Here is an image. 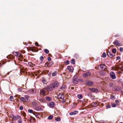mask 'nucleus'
Returning <instances> with one entry per match:
<instances>
[{
    "instance_id": "obj_1",
    "label": "nucleus",
    "mask_w": 123,
    "mask_h": 123,
    "mask_svg": "<svg viewBox=\"0 0 123 123\" xmlns=\"http://www.w3.org/2000/svg\"><path fill=\"white\" fill-rule=\"evenodd\" d=\"M59 85V83L57 81H55L51 84L50 85V88L51 89H52L58 86Z\"/></svg>"
},
{
    "instance_id": "obj_2",
    "label": "nucleus",
    "mask_w": 123,
    "mask_h": 123,
    "mask_svg": "<svg viewBox=\"0 0 123 123\" xmlns=\"http://www.w3.org/2000/svg\"><path fill=\"white\" fill-rule=\"evenodd\" d=\"M91 75V73L89 72H86L82 74V76L84 78H86L88 76H90Z\"/></svg>"
},
{
    "instance_id": "obj_3",
    "label": "nucleus",
    "mask_w": 123,
    "mask_h": 123,
    "mask_svg": "<svg viewBox=\"0 0 123 123\" xmlns=\"http://www.w3.org/2000/svg\"><path fill=\"white\" fill-rule=\"evenodd\" d=\"M78 79L77 76L75 75L74 76L73 78V82L75 84H77L78 82Z\"/></svg>"
},
{
    "instance_id": "obj_4",
    "label": "nucleus",
    "mask_w": 123,
    "mask_h": 123,
    "mask_svg": "<svg viewBox=\"0 0 123 123\" xmlns=\"http://www.w3.org/2000/svg\"><path fill=\"white\" fill-rule=\"evenodd\" d=\"M11 117L13 120H17L18 119H20L21 117L19 115H18L17 116H15L12 115Z\"/></svg>"
},
{
    "instance_id": "obj_5",
    "label": "nucleus",
    "mask_w": 123,
    "mask_h": 123,
    "mask_svg": "<svg viewBox=\"0 0 123 123\" xmlns=\"http://www.w3.org/2000/svg\"><path fill=\"white\" fill-rule=\"evenodd\" d=\"M46 92L44 89H42L40 90V94L42 95L43 96H44L46 95Z\"/></svg>"
},
{
    "instance_id": "obj_6",
    "label": "nucleus",
    "mask_w": 123,
    "mask_h": 123,
    "mask_svg": "<svg viewBox=\"0 0 123 123\" xmlns=\"http://www.w3.org/2000/svg\"><path fill=\"white\" fill-rule=\"evenodd\" d=\"M57 97L58 99H61L62 100H63L64 98V95L62 94H59L57 96Z\"/></svg>"
},
{
    "instance_id": "obj_7",
    "label": "nucleus",
    "mask_w": 123,
    "mask_h": 123,
    "mask_svg": "<svg viewBox=\"0 0 123 123\" xmlns=\"http://www.w3.org/2000/svg\"><path fill=\"white\" fill-rule=\"evenodd\" d=\"M110 75L111 78L113 79H114L116 78L115 75V73L113 72H111L110 73Z\"/></svg>"
},
{
    "instance_id": "obj_8",
    "label": "nucleus",
    "mask_w": 123,
    "mask_h": 123,
    "mask_svg": "<svg viewBox=\"0 0 123 123\" xmlns=\"http://www.w3.org/2000/svg\"><path fill=\"white\" fill-rule=\"evenodd\" d=\"M55 105V103L54 102H50L49 104V106L51 107H54Z\"/></svg>"
},
{
    "instance_id": "obj_9",
    "label": "nucleus",
    "mask_w": 123,
    "mask_h": 123,
    "mask_svg": "<svg viewBox=\"0 0 123 123\" xmlns=\"http://www.w3.org/2000/svg\"><path fill=\"white\" fill-rule=\"evenodd\" d=\"M114 44L115 45L119 46L121 45V43L118 40L115 41L114 43Z\"/></svg>"
},
{
    "instance_id": "obj_10",
    "label": "nucleus",
    "mask_w": 123,
    "mask_h": 123,
    "mask_svg": "<svg viewBox=\"0 0 123 123\" xmlns=\"http://www.w3.org/2000/svg\"><path fill=\"white\" fill-rule=\"evenodd\" d=\"M89 90H90L93 92H98V90L97 89L95 88H90Z\"/></svg>"
},
{
    "instance_id": "obj_11",
    "label": "nucleus",
    "mask_w": 123,
    "mask_h": 123,
    "mask_svg": "<svg viewBox=\"0 0 123 123\" xmlns=\"http://www.w3.org/2000/svg\"><path fill=\"white\" fill-rule=\"evenodd\" d=\"M121 87L119 86H116L114 87V89L115 91H119L121 90Z\"/></svg>"
},
{
    "instance_id": "obj_12",
    "label": "nucleus",
    "mask_w": 123,
    "mask_h": 123,
    "mask_svg": "<svg viewBox=\"0 0 123 123\" xmlns=\"http://www.w3.org/2000/svg\"><path fill=\"white\" fill-rule=\"evenodd\" d=\"M86 85L92 86L93 84V83L92 81H87L86 82Z\"/></svg>"
},
{
    "instance_id": "obj_13",
    "label": "nucleus",
    "mask_w": 123,
    "mask_h": 123,
    "mask_svg": "<svg viewBox=\"0 0 123 123\" xmlns=\"http://www.w3.org/2000/svg\"><path fill=\"white\" fill-rule=\"evenodd\" d=\"M13 54L15 56L19 57L20 55V53L17 52H14L13 53Z\"/></svg>"
},
{
    "instance_id": "obj_14",
    "label": "nucleus",
    "mask_w": 123,
    "mask_h": 123,
    "mask_svg": "<svg viewBox=\"0 0 123 123\" xmlns=\"http://www.w3.org/2000/svg\"><path fill=\"white\" fill-rule=\"evenodd\" d=\"M78 112V111H75L73 112L70 113L69 114L71 115H74L77 114Z\"/></svg>"
},
{
    "instance_id": "obj_15",
    "label": "nucleus",
    "mask_w": 123,
    "mask_h": 123,
    "mask_svg": "<svg viewBox=\"0 0 123 123\" xmlns=\"http://www.w3.org/2000/svg\"><path fill=\"white\" fill-rule=\"evenodd\" d=\"M91 105L92 106L95 107L97 106L98 105V104L96 102H95L92 103Z\"/></svg>"
},
{
    "instance_id": "obj_16",
    "label": "nucleus",
    "mask_w": 123,
    "mask_h": 123,
    "mask_svg": "<svg viewBox=\"0 0 123 123\" xmlns=\"http://www.w3.org/2000/svg\"><path fill=\"white\" fill-rule=\"evenodd\" d=\"M29 93H34L36 92V90L34 89H31L29 91Z\"/></svg>"
},
{
    "instance_id": "obj_17",
    "label": "nucleus",
    "mask_w": 123,
    "mask_h": 123,
    "mask_svg": "<svg viewBox=\"0 0 123 123\" xmlns=\"http://www.w3.org/2000/svg\"><path fill=\"white\" fill-rule=\"evenodd\" d=\"M68 69L71 72H72L73 71V68L72 67L69 66L68 67Z\"/></svg>"
},
{
    "instance_id": "obj_18",
    "label": "nucleus",
    "mask_w": 123,
    "mask_h": 123,
    "mask_svg": "<svg viewBox=\"0 0 123 123\" xmlns=\"http://www.w3.org/2000/svg\"><path fill=\"white\" fill-rule=\"evenodd\" d=\"M107 55L109 57L111 58L113 57L114 56V55L111 54L110 52H108Z\"/></svg>"
},
{
    "instance_id": "obj_19",
    "label": "nucleus",
    "mask_w": 123,
    "mask_h": 123,
    "mask_svg": "<svg viewBox=\"0 0 123 123\" xmlns=\"http://www.w3.org/2000/svg\"><path fill=\"white\" fill-rule=\"evenodd\" d=\"M100 68L102 69L103 70H104L105 68V66L101 64L99 66Z\"/></svg>"
},
{
    "instance_id": "obj_20",
    "label": "nucleus",
    "mask_w": 123,
    "mask_h": 123,
    "mask_svg": "<svg viewBox=\"0 0 123 123\" xmlns=\"http://www.w3.org/2000/svg\"><path fill=\"white\" fill-rule=\"evenodd\" d=\"M28 65L30 67H33L35 66V65L32 63L31 62H29L28 63Z\"/></svg>"
},
{
    "instance_id": "obj_21",
    "label": "nucleus",
    "mask_w": 123,
    "mask_h": 123,
    "mask_svg": "<svg viewBox=\"0 0 123 123\" xmlns=\"http://www.w3.org/2000/svg\"><path fill=\"white\" fill-rule=\"evenodd\" d=\"M46 99L49 101H50L52 99L51 97H46Z\"/></svg>"
},
{
    "instance_id": "obj_22",
    "label": "nucleus",
    "mask_w": 123,
    "mask_h": 123,
    "mask_svg": "<svg viewBox=\"0 0 123 123\" xmlns=\"http://www.w3.org/2000/svg\"><path fill=\"white\" fill-rule=\"evenodd\" d=\"M40 101L41 102L44 103L45 102V100L43 98H40L39 99Z\"/></svg>"
},
{
    "instance_id": "obj_23",
    "label": "nucleus",
    "mask_w": 123,
    "mask_h": 123,
    "mask_svg": "<svg viewBox=\"0 0 123 123\" xmlns=\"http://www.w3.org/2000/svg\"><path fill=\"white\" fill-rule=\"evenodd\" d=\"M77 97L79 99H81L82 98V96L81 94H78Z\"/></svg>"
},
{
    "instance_id": "obj_24",
    "label": "nucleus",
    "mask_w": 123,
    "mask_h": 123,
    "mask_svg": "<svg viewBox=\"0 0 123 123\" xmlns=\"http://www.w3.org/2000/svg\"><path fill=\"white\" fill-rule=\"evenodd\" d=\"M71 62L73 64H74L75 63V60L74 59H72Z\"/></svg>"
},
{
    "instance_id": "obj_25",
    "label": "nucleus",
    "mask_w": 123,
    "mask_h": 123,
    "mask_svg": "<svg viewBox=\"0 0 123 123\" xmlns=\"http://www.w3.org/2000/svg\"><path fill=\"white\" fill-rule=\"evenodd\" d=\"M106 56V53L105 52H104L102 56V57L104 58Z\"/></svg>"
},
{
    "instance_id": "obj_26",
    "label": "nucleus",
    "mask_w": 123,
    "mask_h": 123,
    "mask_svg": "<svg viewBox=\"0 0 123 123\" xmlns=\"http://www.w3.org/2000/svg\"><path fill=\"white\" fill-rule=\"evenodd\" d=\"M37 104V103L35 101H33L32 103V105L33 106H36Z\"/></svg>"
},
{
    "instance_id": "obj_27",
    "label": "nucleus",
    "mask_w": 123,
    "mask_h": 123,
    "mask_svg": "<svg viewBox=\"0 0 123 123\" xmlns=\"http://www.w3.org/2000/svg\"><path fill=\"white\" fill-rule=\"evenodd\" d=\"M116 49H113L112 50V52L113 53H115L116 52Z\"/></svg>"
},
{
    "instance_id": "obj_28",
    "label": "nucleus",
    "mask_w": 123,
    "mask_h": 123,
    "mask_svg": "<svg viewBox=\"0 0 123 123\" xmlns=\"http://www.w3.org/2000/svg\"><path fill=\"white\" fill-rule=\"evenodd\" d=\"M44 52L47 54H48L49 52V50L47 49H46L44 50Z\"/></svg>"
},
{
    "instance_id": "obj_29",
    "label": "nucleus",
    "mask_w": 123,
    "mask_h": 123,
    "mask_svg": "<svg viewBox=\"0 0 123 123\" xmlns=\"http://www.w3.org/2000/svg\"><path fill=\"white\" fill-rule=\"evenodd\" d=\"M20 100L21 101H24L25 100V99L24 98L22 97L20 98Z\"/></svg>"
},
{
    "instance_id": "obj_30",
    "label": "nucleus",
    "mask_w": 123,
    "mask_h": 123,
    "mask_svg": "<svg viewBox=\"0 0 123 123\" xmlns=\"http://www.w3.org/2000/svg\"><path fill=\"white\" fill-rule=\"evenodd\" d=\"M19 120H18V123H22V119L21 117L20 119H18Z\"/></svg>"
},
{
    "instance_id": "obj_31",
    "label": "nucleus",
    "mask_w": 123,
    "mask_h": 123,
    "mask_svg": "<svg viewBox=\"0 0 123 123\" xmlns=\"http://www.w3.org/2000/svg\"><path fill=\"white\" fill-rule=\"evenodd\" d=\"M53 117V116L52 115H50L48 117V119H49L51 120L52 119Z\"/></svg>"
},
{
    "instance_id": "obj_32",
    "label": "nucleus",
    "mask_w": 123,
    "mask_h": 123,
    "mask_svg": "<svg viewBox=\"0 0 123 123\" xmlns=\"http://www.w3.org/2000/svg\"><path fill=\"white\" fill-rule=\"evenodd\" d=\"M29 49L30 50L32 51H34V49L32 47L30 48Z\"/></svg>"
},
{
    "instance_id": "obj_33",
    "label": "nucleus",
    "mask_w": 123,
    "mask_h": 123,
    "mask_svg": "<svg viewBox=\"0 0 123 123\" xmlns=\"http://www.w3.org/2000/svg\"><path fill=\"white\" fill-rule=\"evenodd\" d=\"M65 63L66 64H69V61L68 60H67L65 62Z\"/></svg>"
},
{
    "instance_id": "obj_34",
    "label": "nucleus",
    "mask_w": 123,
    "mask_h": 123,
    "mask_svg": "<svg viewBox=\"0 0 123 123\" xmlns=\"http://www.w3.org/2000/svg\"><path fill=\"white\" fill-rule=\"evenodd\" d=\"M42 82L44 84H46L47 83V82L44 80H42Z\"/></svg>"
},
{
    "instance_id": "obj_35",
    "label": "nucleus",
    "mask_w": 123,
    "mask_h": 123,
    "mask_svg": "<svg viewBox=\"0 0 123 123\" xmlns=\"http://www.w3.org/2000/svg\"><path fill=\"white\" fill-rule=\"evenodd\" d=\"M28 111L29 112H30V113H33V111L32 110L29 109L28 110Z\"/></svg>"
},
{
    "instance_id": "obj_36",
    "label": "nucleus",
    "mask_w": 123,
    "mask_h": 123,
    "mask_svg": "<svg viewBox=\"0 0 123 123\" xmlns=\"http://www.w3.org/2000/svg\"><path fill=\"white\" fill-rule=\"evenodd\" d=\"M13 99V96H11L10 97V101H12Z\"/></svg>"
},
{
    "instance_id": "obj_37",
    "label": "nucleus",
    "mask_w": 123,
    "mask_h": 123,
    "mask_svg": "<svg viewBox=\"0 0 123 123\" xmlns=\"http://www.w3.org/2000/svg\"><path fill=\"white\" fill-rule=\"evenodd\" d=\"M25 100H28V98H29L28 96L27 95H25Z\"/></svg>"
},
{
    "instance_id": "obj_38",
    "label": "nucleus",
    "mask_w": 123,
    "mask_h": 123,
    "mask_svg": "<svg viewBox=\"0 0 123 123\" xmlns=\"http://www.w3.org/2000/svg\"><path fill=\"white\" fill-rule=\"evenodd\" d=\"M40 59L41 61H43L44 59L43 56H41L40 57Z\"/></svg>"
},
{
    "instance_id": "obj_39",
    "label": "nucleus",
    "mask_w": 123,
    "mask_h": 123,
    "mask_svg": "<svg viewBox=\"0 0 123 123\" xmlns=\"http://www.w3.org/2000/svg\"><path fill=\"white\" fill-rule=\"evenodd\" d=\"M109 86L110 87H111L112 86H113V84L112 83H110L109 84Z\"/></svg>"
},
{
    "instance_id": "obj_40",
    "label": "nucleus",
    "mask_w": 123,
    "mask_h": 123,
    "mask_svg": "<svg viewBox=\"0 0 123 123\" xmlns=\"http://www.w3.org/2000/svg\"><path fill=\"white\" fill-rule=\"evenodd\" d=\"M55 120L57 121H59L61 120V119L60 118H58L55 119Z\"/></svg>"
},
{
    "instance_id": "obj_41",
    "label": "nucleus",
    "mask_w": 123,
    "mask_h": 123,
    "mask_svg": "<svg viewBox=\"0 0 123 123\" xmlns=\"http://www.w3.org/2000/svg\"><path fill=\"white\" fill-rule=\"evenodd\" d=\"M56 73L55 72L53 73L52 74V76H56Z\"/></svg>"
},
{
    "instance_id": "obj_42",
    "label": "nucleus",
    "mask_w": 123,
    "mask_h": 123,
    "mask_svg": "<svg viewBox=\"0 0 123 123\" xmlns=\"http://www.w3.org/2000/svg\"><path fill=\"white\" fill-rule=\"evenodd\" d=\"M20 55H19V56L18 57H19L20 58H23V56L20 53Z\"/></svg>"
},
{
    "instance_id": "obj_43",
    "label": "nucleus",
    "mask_w": 123,
    "mask_h": 123,
    "mask_svg": "<svg viewBox=\"0 0 123 123\" xmlns=\"http://www.w3.org/2000/svg\"><path fill=\"white\" fill-rule=\"evenodd\" d=\"M123 50V48L122 47H121L120 48L119 50L120 51L122 52Z\"/></svg>"
},
{
    "instance_id": "obj_44",
    "label": "nucleus",
    "mask_w": 123,
    "mask_h": 123,
    "mask_svg": "<svg viewBox=\"0 0 123 123\" xmlns=\"http://www.w3.org/2000/svg\"><path fill=\"white\" fill-rule=\"evenodd\" d=\"M111 107V105H107L106 106V107L107 108H110Z\"/></svg>"
},
{
    "instance_id": "obj_45",
    "label": "nucleus",
    "mask_w": 123,
    "mask_h": 123,
    "mask_svg": "<svg viewBox=\"0 0 123 123\" xmlns=\"http://www.w3.org/2000/svg\"><path fill=\"white\" fill-rule=\"evenodd\" d=\"M112 106L113 107H114L116 106V105L115 103H113L112 104Z\"/></svg>"
},
{
    "instance_id": "obj_46",
    "label": "nucleus",
    "mask_w": 123,
    "mask_h": 123,
    "mask_svg": "<svg viewBox=\"0 0 123 123\" xmlns=\"http://www.w3.org/2000/svg\"><path fill=\"white\" fill-rule=\"evenodd\" d=\"M23 107L22 106H21L19 107V109L21 110H22L23 109Z\"/></svg>"
},
{
    "instance_id": "obj_47",
    "label": "nucleus",
    "mask_w": 123,
    "mask_h": 123,
    "mask_svg": "<svg viewBox=\"0 0 123 123\" xmlns=\"http://www.w3.org/2000/svg\"><path fill=\"white\" fill-rule=\"evenodd\" d=\"M30 118H31V119H33V121H34L35 119V118L32 117H30Z\"/></svg>"
},
{
    "instance_id": "obj_48",
    "label": "nucleus",
    "mask_w": 123,
    "mask_h": 123,
    "mask_svg": "<svg viewBox=\"0 0 123 123\" xmlns=\"http://www.w3.org/2000/svg\"><path fill=\"white\" fill-rule=\"evenodd\" d=\"M48 60L49 61H50L51 60V58L50 57H49L48 58Z\"/></svg>"
},
{
    "instance_id": "obj_49",
    "label": "nucleus",
    "mask_w": 123,
    "mask_h": 123,
    "mask_svg": "<svg viewBox=\"0 0 123 123\" xmlns=\"http://www.w3.org/2000/svg\"><path fill=\"white\" fill-rule=\"evenodd\" d=\"M35 45L37 46H38V43L37 42H36L35 43Z\"/></svg>"
},
{
    "instance_id": "obj_50",
    "label": "nucleus",
    "mask_w": 123,
    "mask_h": 123,
    "mask_svg": "<svg viewBox=\"0 0 123 123\" xmlns=\"http://www.w3.org/2000/svg\"><path fill=\"white\" fill-rule=\"evenodd\" d=\"M119 68L121 70H123V67H122V68H121V67H119Z\"/></svg>"
},
{
    "instance_id": "obj_51",
    "label": "nucleus",
    "mask_w": 123,
    "mask_h": 123,
    "mask_svg": "<svg viewBox=\"0 0 123 123\" xmlns=\"http://www.w3.org/2000/svg\"><path fill=\"white\" fill-rule=\"evenodd\" d=\"M120 57L119 56H117V60H119L120 59Z\"/></svg>"
},
{
    "instance_id": "obj_52",
    "label": "nucleus",
    "mask_w": 123,
    "mask_h": 123,
    "mask_svg": "<svg viewBox=\"0 0 123 123\" xmlns=\"http://www.w3.org/2000/svg\"><path fill=\"white\" fill-rule=\"evenodd\" d=\"M115 102L117 104L119 102V101L118 100H117L115 101Z\"/></svg>"
},
{
    "instance_id": "obj_53",
    "label": "nucleus",
    "mask_w": 123,
    "mask_h": 123,
    "mask_svg": "<svg viewBox=\"0 0 123 123\" xmlns=\"http://www.w3.org/2000/svg\"><path fill=\"white\" fill-rule=\"evenodd\" d=\"M23 116H24V117H25V115H26V114L25 113H24L23 114Z\"/></svg>"
},
{
    "instance_id": "obj_54",
    "label": "nucleus",
    "mask_w": 123,
    "mask_h": 123,
    "mask_svg": "<svg viewBox=\"0 0 123 123\" xmlns=\"http://www.w3.org/2000/svg\"><path fill=\"white\" fill-rule=\"evenodd\" d=\"M65 102V100H63V101H62V103H64Z\"/></svg>"
},
{
    "instance_id": "obj_55",
    "label": "nucleus",
    "mask_w": 123,
    "mask_h": 123,
    "mask_svg": "<svg viewBox=\"0 0 123 123\" xmlns=\"http://www.w3.org/2000/svg\"><path fill=\"white\" fill-rule=\"evenodd\" d=\"M99 123H104V121H103V122H99Z\"/></svg>"
},
{
    "instance_id": "obj_56",
    "label": "nucleus",
    "mask_w": 123,
    "mask_h": 123,
    "mask_svg": "<svg viewBox=\"0 0 123 123\" xmlns=\"http://www.w3.org/2000/svg\"><path fill=\"white\" fill-rule=\"evenodd\" d=\"M111 98H114V96H111Z\"/></svg>"
},
{
    "instance_id": "obj_57",
    "label": "nucleus",
    "mask_w": 123,
    "mask_h": 123,
    "mask_svg": "<svg viewBox=\"0 0 123 123\" xmlns=\"http://www.w3.org/2000/svg\"><path fill=\"white\" fill-rule=\"evenodd\" d=\"M122 86L123 87V82L122 84Z\"/></svg>"
},
{
    "instance_id": "obj_58",
    "label": "nucleus",
    "mask_w": 123,
    "mask_h": 123,
    "mask_svg": "<svg viewBox=\"0 0 123 123\" xmlns=\"http://www.w3.org/2000/svg\"><path fill=\"white\" fill-rule=\"evenodd\" d=\"M63 88V87H61L60 88V89H61Z\"/></svg>"
},
{
    "instance_id": "obj_59",
    "label": "nucleus",
    "mask_w": 123,
    "mask_h": 123,
    "mask_svg": "<svg viewBox=\"0 0 123 123\" xmlns=\"http://www.w3.org/2000/svg\"><path fill=\"white\" fill-rule=\"evenodd\" d=\"M50 63H51V65H50V66H51L52 65V63L51 62H50Z\"/></svg>"
},
{
    "instance_id": "obj_60",
    "label": "nucleus",
    "mask_w": 123,
    "mask_h": 123,
    "mask_svg": "<svg viewBox=\"0 0 123 123\" xmlns=\"http://www.w3.org/2000/svg\"><path fill=\"white\" fill-rule=\"evenodd\" d=\"M20 68L21 69V68H21V67H20ZM23 69H24V68H23Z\"/></svg>"
},
{
    "instance_id": "obj_61",
    "label": "nucleus",
    "mask_w": 123,
    "mask_h": 123,
    "mask_svg": "<svg viewBox=\"0 0 123 123\" xmlns=\"http://www.w3.org/2000/svg\"><path fill=\"white\" fill-rule=\"evenodd\" d=\"M10 123H14L13 122H12Z\"/></svg>"
},
{
    "instance_id": "obj_62",
    "label": "nucleus",
    "mask_w": 123,
    "mask_h": 123,
    "mask_svg": "<svg viewBox=\"0 0 123 123\" xmlns=\"http://www.w3.org/2000/svg\"><path fill=\"white\" fill-rule=\"evenodd\" d=\"M63 74H65V73H63Z\"/></svg>"
},
{
    "instance_id": "obj_63",
    "label": "nucleus",
    "mask_w": 123,
    "mask_h": 123,
    "mask_svg": "<svg viewBox=\"0 0 123 123\" xmlns=\"http://www.w3.org/2000/svg\"><path fill=\"white\" fill-rule=\"evenodd\" d=\"M122 92L123 94V91Z\"/></svg>"
},
{
    "instance_id": "obj_64",
    "label": "nucleus",
    "mask_w": 123,
    "mask_h": 123,
    "mask_svg": "<svg viewBox=\"0 0 123 123\" xmlns=\"http://www.w3.org/2000/svg\"><path fill=\"white\" fill-rule=\"evenodd\" d=\"M123 123L122 122H121V123Z\"/></svg>"
}]
</instances>
